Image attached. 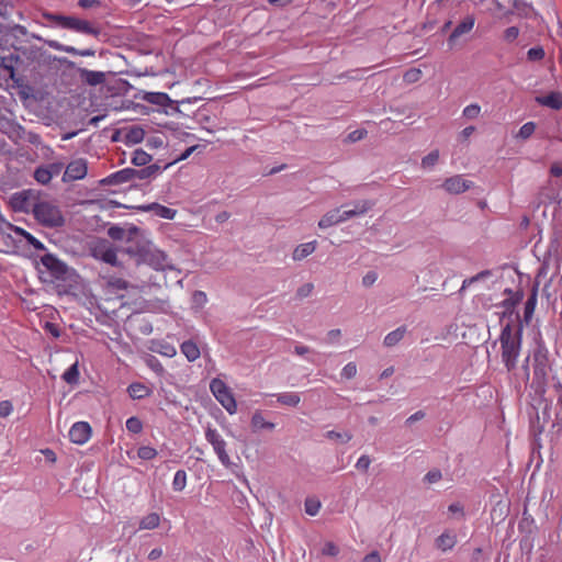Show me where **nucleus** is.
<instances>
[{"mask_svg": "<svg viewBox=\"0 0 562 562\" xmlns=\"http://www.w3.org/2000/svg\"><path fill=\"white\" fill-rule=\"evenodd\" d=\"M127 244L125 251L136 258L138 263H146L155 270H164L169 267L167 255L158 249L139 228L130 227Z\"/></svg>", "mask_w": 562, "mask_h": 562, "instance_id": "f257e3e1", "label": "nucleus"}, {"mask_svg": "<svg viewBox=\"0 0 562 562\" xmlns=\"http://www.w3.org/2000/svg\"><path fill=\"white\" fill-rule=\"evenodd\" d=\"M521 325L513 327L510 324H507L502 329L499 336L502 361L508 371L516 368L521 349Z\"/></svg>", "mask_w": 562, "mask_h": 562, "instance_id": "f03ea898", "label": "nucleus"}, {"mask_svg": "<svg viewBox=\"0 0 562 562\" xmlns=\"http://www.w3.org/2000/svg\"><path fill=\"white\" fill-rule=\"evenodd\" d=\"M33 215L38 223L46 227H60L65 224V217L58 204L46 198H40Z\"/></svg>", "mask_w": 562, "mask_h": 562, "instance_id": "7ed1b4c3", "label": "nucleus"}, {"mask_svg": "<svg viewBox=\"0 0 562 562\" xmlns=\"http://www.w3.org/2000/svg\"><path fill=\"white\" fill-rule=\"evenodd\" d=\"M206 441L212 446L214 453L217 456L218 461L225 468L232 465L231 457L227 452V442L211 425H207L204 430Z\"/></svg>", "mask_w": 562, "mask_h": 562, "instance_id": "20e7f679", "label": "nucleus"}, {"mask_svg": "<svg viewBox=\"0 0 562 562\" xmlns=\"http://www.w3.org/2000/svg\"><path fill=\"white\" fill-rule=\"evenodd\" d=\"M210 390L214 397L221 403V405L226 409L228 414H236V400L224 381H222L221 379H213L210 383Z\"/></svg>", "mask_w": 562, "mask_h": 562, "instance_id": "39448f33", "label": "nucleus"}, {"mask_svg": "<svg viewBox=\"0 0 562 562\" xmlns=\"http://www.w3.org/2000/svg\"><path fill=\"white\" fill-rule=\"evenodd\" d=\"M41 198V193L35 190H23L11 196L10 203L16 212H34L35 205Z\"/></svg>", "mask_w": 562, "mask_h": 562, "instance_id": "423d86ee", "label": "nucleus"}, {"mask_svg": "<svg viewBox=\"0 0 562 562\" xmlns=\"http://www.w3.org/2000/svg\"><path fill=\"white\" fill-rule=\"evenodd\" d=\"M92 256L111 266H119L116 249L105 239L97 240L91 247Z\"/></svg>", "mask_w": 562, "mask_h": 562, "instance_id": "0eeeda50", "label": "nucleus"}, {"mask_svg": "<svg viewBox=\"0 0 562 562\" xmlns=\"http://www.w3.org/2000/svg\"><path fill=\"white\" fill-rule=\"evenodd\" d=\"M88 173V161L85 158L71 160L65 169L63 181H76L83 179Z\"/></svg>", "mask_w": 562, "mask_h": 562, "instance_id": "6e6552de", "label": "nucleus"}, {"mask_svg": "<svg viewBox=\"0 0 562 562\" xmlns=\"http://www.w3.org/2000/svg\"><path fill=\"white\" fill-rule=\"evenodd\" d=\"M549 369L547 351L542 348H538L533 353V374L539 383L546 382Z\"/></svg>", "mask_w": 562, "mask_h": 562, "instance_id": "1a4fd4ad", "label": "nucleus"}, {"mask_svg": "<svg viewBox=\"0 0 562 562\" xmlns=\"http://www.w3.org/2000/svg\"><path fill=\"white\" fill-rule=\"evenodd\" d=\"M442 189L449 194H461L473 187V182L467 180L461 175H456L447 178L442 182Z\"/></svg>", "mask_w": 562, "mask_h": 562, "instance_id": "9d476101", "label": "nucleus"}, {"mask_svg": "<svg viewBox=\"0 0 562 562\" xmlns=\"http://www.w3.org/2000/svg\"><path fill=\"white\" fill-rule=\"evenodd\" d=\"M91 436V427L86 422L75 423L69 430V438L74 443L83 445Z\"/></svg>", "mask_w": 562, "mask_h": 562, "instance_id": "9b49d317", "label": "nucleus"}, {"mask_svg": "<svg viewBox=\"0 0 562 562\" xmlns=\"http://www.w3.org/2000/svg\"><path fill=\"white\" fill-rule=\"evenodd\" d=\"M135 181V173L133 168H124L114 173H111L106 178L101 180L103 186H116L126 182Z\"/></svg>", "mask_w": 562, "mask_h": 562, "instance_id": "f8f14e48", "label": "nucleus"}, {"mask_svg": "<svg viewBox=\"0 0 562 562\" xmlns=\"http://www.w3.org/2000/svg\"><path fill=\"white\" fill-rule=\"evenodd\" d=\"M345 215L340 207H335L333 210H329L326 212L321 220L318 221V227L321 229H327L331 226L339 225L341 223H345Z\"/></svg>", "mask_w": 562, "mask_h": 562, "instance_id": "ddd939ff", "label": "nucleus"}, {"mask_svg": "<svg viewBox=\"0 0 562 562\" xmlns=\"http://www.w3.org/2000/svg\"><path fill=\"white\" fill-rule=\"evenodd\" d=\"M374 203L370 200H359L352 203V209L342 211L346 222L350 218L364 215L368 213Z\"/></svg>", "mask_w": 562, "mask_h": 562, "instance_id": "4468645a", "label": "nucleus"}, {"mask_svg": "<svg viewBox=\"0 0 562 562\" xmlns=\"http://www.w3.org/2000/svg\"><path fill=\"white\" fill-rule=\"evenodd\" d=\"M65 29L74 30L76 32L85 33V34H92V35L99 34V31L97 29H94L93 26H91V24L88 21L80 20V19L74 18V16H68L67 24H66Z\"/></svg>", "mask_w": 562, "mask_h": 562, "instance_id": "2eb2a0df", "label": "nucleus"}, {"mask_svg": "<svg viewBox=\"0 0 562 562\" xmlns=\"http://www.w3.org/2000/svg\"><path fill=\"white\" fill-rule=\"evenodd\" d=\"M41 261L56 277L64 274L66 271L65 263L50 254L43 256Z\"/></svg>", "mask_w": 562, "mask_h": 562, "instance_id": "dca6fc26", "label": "nucleus"}, {"mask_svg": "<svg viewBox=\"0 0 562 562\" xmlns=\"http://www.w3.org/2000/svg\"><path fill=\"white\" fill-rule=\"evenodd\" d=\"M250 426L254 432H258L261 430H273L276 428V424L272 422H268L263 414L260 411H256L250 419Z\"/></svg>", "mask_w": 562, "mask_h": 562, "instance_id": "f3484780", "label": "nucleus"}, {"mask_svg": "<svg viewBox=\"0 0 562 562\" xmlns=\"http://www.w3.org/2000/svg\"><path fill=\"white\" fill-rule=\"evenodd\" d=\"M474 23H475V19L473 15H468L465 16L458 25L457 27L453 30V32L451 33V35L449 36V42L452 43L454 42L458 37H460L461 35L463 34H467L469 33L473 26H474Z\"/></svg>", "mask_w": 562, "mask_h": 562, "instance_id": "a211bd4d", "label": "nucleus"}, {"mask_svg": "<svg viewBox=\"0 0 562 562\" xmlns=\"http://www.w3.org/2000/svg\"><path fill=\"white\" fill-rule=\"evenodd\" d=\"M317 247L316 240L308 241L296 246L292 252V259L294 261H301L312 255Z\"/></svg>", "mask_w": 562, "mask_h": 562, "instance_id": "6ab92c4d", "label": "nucleus"}, {"mask_svg": "<svg viewBox=\"0 0 562 562\" xmlns=\"http://www.w3.org/2000/svg\"><path fill=\"white\" fill-rule=\"evenodd\" d=\"M536 101L543 106L560 110L562 108V93L551 92L548 95L537 97Z\"/></svg>", "mask_w": 562, "mask_h": 562, "instance_id": "aec40b11", "label": "nucleus"}, {"mask_svg": "<svg viewBox=\"0 0 562 562\" xmlns=\"http://www.w3.org/2000/svg\"><path fill=\"white\" fill-rule=\"evenodd\" d=\"M5 224V226H8L11 231H13L15 234L22 236L25 238V240L35 249L37 250H44L45 249V246L44 244L38 240L36 237H34L32 234H30L29 232H26L25 229L21 228V227H18V226H13L11 225L10 223H7V222H3Z\"/></svg>", "mask_w": 562, "mask_h": 562, "instance_id": "412c9836", "label": "nucleus"}, {"mask_svg": "<svg viewBox=\"0 0 562 562\" xmlns=\"http://www.w3.org/2000/svg\"><path fill=\"white\" fill-rule=\"evenodd\" d=\"M45 43L53 49H56L59 52H65V53L72 54V55H80V56H93L94 55V50H92V49L79 50L72 46L63 45L57 41H45Z\"/></svg>", "mask_w": 562, "mask_h": 562, "instance_id": "4be33fe9", "label": "nucleus"}, {"mask_svg": "<svg viewBox=\"0 0 562 562\" xmlns=\"http://www.w3.org/2000/svg\"><path fill=\"white\" fill-rule=\"evenodd\" d=\"M80 78L90 86H98L105 81V74L102 71L80 69Z\"/></svg>", "mask_w": 562, "mask_h": 562, "instance_id": "5701e85b", "label": "nucleus"}, {"mask_svg": "<svg viewBox=\"0 0 562 562\" xmlns=\"http://www.w3.org/2000/svg\"><path fill=\"white\" fill-rule=\"evenodd\" d=\"M457 543V536L453 532L446 531L436 539V547L441 551L451 550Z\"/></svg>", "mask_w": 562, "mask_h": 562, "instance_id": "b1692460", "label": "nucleus"}, {"mask_svg": "<svg viewBox=\"0 0 562 562\" xmlns=\"http://www.w3.org/2000/svg\"><path fill=\"white\" fill-rule=\"evenodd\" d=\"M180 350L190 362L199 359L201 355L199 347L192 340L183 341L180 346Z\"/></svg>", "mask_w": 562, "mask_h": 562, "instance_id": "393cba45", "label": "nucleus"}, {"mask_svg": "<svg viewBox=\"0 0 562 562\" xmlns=\"http://www.w3.org/2000/svg\"><path fill=\"white\" fill-rule=\"evenodd\" d=\"M127 392L130 396L134 400L145 398L151 394V390L148 386L138 382L132 383L127 387Z\"/></svg>", "mask_w": 562, "mask_h": 562, "instance_id": "a878e982", "label": "nucleus"}, {"mask_svg": "<svg viewBox=\"0 0 562 562\" xmlns=\"http://www.w3.org/2000/svg\"><path fill=\"white\" fill-rule=\"evenodd\" d=\"M406 327L401 326L390 331L383 339V345L387 348L396 346L405 336Z\"/></svg>", "mask_w": 562, "mask_h": 562, "instance_id": "bb28decb", "label": "nucleus"}, {"mask_svg": "<svg viewBox=\"0 0 562 562\" xmlns=\"http://www.w3.org/2000/svg\"><path fill=\"white\" fill-rule=\"evenodd\" d=\"M142 99L156 105H166L170 101L168 94L164 92H145Z\"/></svg>", "mask_w": 562, "mask_h": 562, "instance_id": "cd10ccee", "label": "nucleus"}, {"mask_svg": "<svg viewBox=\"0 0 562 562\" xmlns=\"http://www.w3.org/2000/svg\"><path fill=\"white\" fill-rule=\"evenodd\" d=\"M148 211H154L156 215L166 218V220H173L177 211L164 205H160L158 203H153L146 207Z\"/></svg>", "mask_w": 562, "mask_h": 562, "instance_id": "c85d7f7f", "label": "nucleus"}, {"mask_svg": "<svg viewBox=\"0 0 562 562\" xmlns=\"http://www.w3.org/2000/svg\"><path fill=\"white\" fill-rule=\"evenodd\" d=\"M160 516L157 513H150L144 516L139 521L140 530H151L159 526Z\"/></svg>", "mask_w": 562, "mask_h": 562, "instance_id": "c756f323", "label": "nucleus"}, {"mask_svg": "<svg viewBox=\"0 0 562 562\" xmlns=\"http://www.w3.org/2000/svg\"><path fill=\"white\" fill-rule=\"evenodd\" d=\"M277 401L285 406L295 407L300 404L301 397L299 393L295 392H285L281 393L277 396Z\"/></svg>", "mask_w": 562, "mask_h": 562, "instance_id": "7c9ffc66", "label": "nucleus"}, {"mask_svg": "<svg viewBox=\"0 0 562 562\" xmlns=\"http://www.w3.org/2000/svg\"><path fill=\"white\" fill-rule=\"evenodd\" d=\"M160 172V167L157 165H149L143 169H134L135 180H144L156 177Z\"/></svg>", "mask_w": 562, "mask_h": 562, "instance_id": "2f4dec72", "label": "nucleus"}, {"mask_svg": "<svg viewBox=\"0 0 562 562\" xmlns=\"http://www.w3.org/2000/svg\"><path fill=\"white\" fill-rule=\"evenodd\" d=\"M537 304V289H533L531 295L528 297V300L525 303L524 308V318L526 323H529L531 319L535 308Z\"/></svg>", "mask_w": 562, "mask_h": 562, "instance_id": "473e14b6", "label": "nucleus"}, {"mask_svg": "<svg viewBox=\"0 0 562 562\" xmlns=\"http://www.w3.org/2000/svg\"><path fill=\"white\" fill-rule=\"evenodd\" d=\"M325 437L331 441L347 443L352 439V434L350 431L329 430L325 434Z\"/></svg>", "mask_w": 562, "mask_h": 562, "instance_id": "72a5a7b5", "label": "nucleus"}, {"mask_svg": "<svg viewBox=\"0 0 562 562\" xmlns=\"http://www.w3.org/2000/svg\"><path fill=\"white\" fill-rule=\"evenodd\" d=\"M106 288L111 292L127 290L128 282L122 278L110 277L106 279Z\"/></svg>", "mask_w": 562, "mask_h": 562, "instance_id": "f704fd0d", "label": "nucleus"}, {"mask_svg": "<svg viewBox=\"0 0 562 562\" xmlns=\"http://www.w3.org/2000/svg\"><path fill=\"white\" fill-rule=\"evenodd\" d=\"M130 228L125 229L119 225H113L108 229V235L114 240H125L127 243Z\"/></svg>", "mask_w": 562, "mask_h": 562, "instance_id": "c9c22d12", "label": "nucleus"}, {"mask_svg": "<svg viewBox=\"0 0 562 562\" xmlns=\"http://www.w3.org/2000/svg\"><path fill=\"white\" fill-rule=\"evenodd\" d=\"M439 156L438 149L430 151L428 155L423 157L420 162L422 168L425 170H431L439 161Z\"/></svg>", "mask_w": 562, "mask_h": 562, "instance_id": "e433bc0d", "label": "nucleus"}, {"mask_svg": "<svg viewBox=\"0 0 562 562\" xmlns=\"http://www.w3.org/2000/svg\"><path fill=\"white\" fill-rule=\"evenodd\" d=\"M63 379L69 384H76L79 380L78 361L72 363L63 374Z\"/></svg>", "mask_w": 562, "mask_h": 562, "instance_id": "4c0bfd02", "label": "nucleus"}, {"mask_svg": "<svg viewBox=\"0 0 562 562\" xmlns=\"http://www.w3.org/2000/svg\"><path fill=\"white\" fill-rule=\"evenodd\" d=\"M145 137V132L142 127H131L126 133V139L128 143L132 144H138L140 143Z\"/></svg>", "mask_w": 562, "mask_h": 562, "instance_id": "58836bf2", "label": "nucleus"}, {"mask_svg": "<svg viewBox=\"0 0 562 562\" xmlns=\"http://www.w3.org/2000/svg\"><path fill=\"white\" fill-rule=\"evenodd\" d=\"M151 160V156L143 149H136L133 153L132 162L135 166H146Z\"/></svg>", "mask_w": 562, "mask_h": 562, "instance_id": "ea45409f", "label": "nucleus"}, {"mask_svg": "<svg viewBox=\"0 0 562 562\" xmlns=\"http://www.w3.org/2000/svg\"><path fill=\"white\" fill-rule=\"evenodd\" d=\"M154 351L160 353L161 356L172 358L177 355V349L173 345L169 342H159L154 348Z\"/></svg>", "mask_w": 562, "mask_h": 562, "instance_id": "a19ab883", "label": "nucleus"}, {"mask_svg": "<svg viewBox=\"0 0 562 562\" xmlns=\"http://www.w3.org/2000/svg\"><path fill=\"white\" fill-rule=\"evenodd\" d=\"M35 180L41 184H47L52 180V173H49L48 169L45 166H41L34 171Z\"/></svg>", "mask_w": 562, "mask_h": 562, "instance_id": "79ce46f5", "label": "nucleus"}, {"mask_svg": "<svg viewBox=\"0 0 562 562\" xmlns=\"http://www.w3.org/2000/svg\"><path fill=\"white\" fill-rule=\"evenodd\" d=\"M505 292L508 293L509 296L506 300H504L503 306L506 308V311H509L520 302V300L522 299V294L520 292L514 293L510 290H506Z\"/></svg>", "mask_w": 562, "mask_h": 562, "instance_id": "37998d69", "label": "nucleus"}, {"mask_svg": "<svg viewBox=\"0 0 562 562\" xmlns=\"http://www.w3.org/2000/svg\"><path fill=\"white\" fill-rule=\"evenodd\" d=\"M535 131L536 123L527 122L519 128L518 133L516 134V137L526 140L535 133Z\"/></svg>", "mask_w": 562, "mask_h": 562, "instance_id": "c03bdc74", "label": "nucleus"}, {"mask_svg": "<svg viewBox=\"0 0 562 562\" xmlns=\"http://www.w3.org/2000/svg\"><path fill=\"white\" fill-rule=\"evenodd\" d=\"M187 485V473L183 470L176 472L172 481V487L175 491H182Z\"/></svg>", "mask_w": 562, "mask_h": 562, "instance_id": "a18cd8bd", "label": "nucleus"}, {"mask_svg": "<svg viewBox=\"0 0 562 562\" xmlns=\"http://www.w3.org/2000/svg\"><path fill=\"white\" fill-rule=\"evenodd\" d=\"M304 507L307 515L315 516L321 509V502L316 498H306Z\"/></svg>", "mask_w": 562, "mask_h": 562, "instance_id": "49530a36", "label": "nucleus"}, {"mask_svg": "<svg viewBox=\"0 0 562 562\" xmlns=\"http://www.w3.org/2000/svg\"><path fill=\"white\" fill-rule=\"evenodd\" d=\"M42 16L45 20H47V21H49L52 23H55V24L59 25L63 29L66 27L67 20H68V16L59 15V14H54V13H50V12H44L42 14Z\"/></svg>", "mask_w": 562, "mask_h": 562, "instance_id": "de8ad7c7", "label": "nucleus"}, {"mask_svg": "<svg viewBox=\"0 0 562 562\" xmlns=\"http://www.w3.org/2000/svg\"><path fill=\"white\" fill-rule=\"evenodd\" d=\"M481 113V106L477 103L469 104L463 109V116L468 120H474L479 117Z\"/></svg>", "mask_w": 562, "mask_h": 562, "instance_id": "09e8293b", "label": "nucleus"}, {"mask_svg": "<svg viewBox=\"0 0 562 562\" xmlns=\"http://www.w3.org/2000/svg\"><path fill=\"white\" fill-rule=\"evenodd\" d=\"M357 364L355 362H349L342 368L340 375L346 380H351L357 375Z\"/></svg>", "mask_w": 562, "mask_h": 562, "instance_id": "8fccbe9b", "label": "nucleus"}, {"mask_svg": "<svg viewBox=\"0 0 562 562\" xmlns=\"http://www.w3.org/2000/svg\"><path fill=\"white\" fill-rule=\"evenodd\" d=\"M544 55V49L541 46L531 47L527 52V57L530 61L541 60L543 59Z\"/></svg>", "mask_w": 562, "mask_h": 562, "instance_id": "3c124183", "label": "nucleus"}, {"mask_svg": "<svg viewBox=\"0 0 562 562\" xmlns=\"http://www.w3.org/2000/svg\"><path fill=\"white\" fill-rule=\"evenodd\" d=\"M126 429L133 434H138L143 429V424L137 417H130L126 420Z\"/></svg>", "mask_w": 562, "mask_h": 562, "instance_id": "603ef678", "label": "nucleus"}, {"mask_svg": "<svg viewBox=\"0 0 562 562\" xmlns=\"http://www.w3.org/2000/svg\"><path fill=\"white\" fill-rule=\"evenodd\" d=\"M137 454L143 460H151L157 456V451L149 446H144L138 449Z\"/></svg>", "mask_w": 562, "mask_h": 562, "instance_id": "864d4df0", "label": "nucleus"}, {"mask_svg": "<svg viewBox=\"0 0 562 562\" xmlns=\"http://www.w3.org/2000/svg\"><path fill=\"white\" fill-rule=\"evenodd\" d=\"M422 78V70L412 68L404 74V81L407 83L417 82Z\"/></svg>", "mask_w": 562, "mask_h": 562, "instance_id": "5fc2aeb1", "label": "nucleus"}, {"mask_svg": "<svg viewBox=\"0 0 562 562\" xmlns=\"http://www.w3.org/2000/svg\"><path fill=\"white\" fill-rule=\"evenodd\" d=\"M378 280V273L375 271H369L362 277V285L364 288L372 286Z\"/></svg>", "mask_w": 562, "mask_h": 562, "instance_id": "6e6d98bb", "label": "nucleus"}, {"mask_svg": "<svg viewBox=\"0 0 562 562\" xmlns=\"http://www.w3.org/2000/svg\"><path fill=\"white\" fill-rule=\"evenodd\" d=\"M322 553L325 555L336 557L339 553V549L334 542L328 541L324 544Z\"/></svg>", "mask_w": 562, "mask_h": 562, "instance_id": "4d7b16f0", "label": "nucleus"}, {"mask_svg": "<svg viewBox=\"0 0 562 562\" xmlns=\"http://www.w3.org/2000/svg\"><path fill=\"white\" fill-rule=\"evenodd\" d=\"M367 131L366 130H356L348 134L347 140L350 143H356L358 140H361L366 137Z\"/></svg>", "mask_w": 562, "mask_h": 562, "instance_id": "13d9d810", "label": "nucleus"}, {"mask_svg": "<svg viewBox=\"0 0 562 562\" xmlns=\"http://www.w3.org/2000/svg\"><path fill=\"white\" fill-rule=\"evenodd\" d=\"M519 35V29L516 26L507 27L504 32V38L507 42H514Z\"/></svg>", "mask_w": 562, "mask_h": 562, "instance_id": "bf43d9fd", "label": "nucleus"}, {"mask_svg": "<svg viewBox=\"0 0 562 562\" xmlns=\"http://www.w3.org/2000/svg\"><path fill=\"white\" fill-rule=\"evenodd\" d=\"M314 285L312 283H305L297 289L296 295L301 299L307 297L313 292Z\"/></svg>", "mask_w": 562, "mask_h": 562, "instance_id": "052dcab7", "label": "nucleus"}, {"mask_svg": "<svg viewBox=\"0 0 562 562\" xmlns=\"http://www.w3.org/2000/svg\"><path fill=\"white\" fill-rule=\"evenodd\" d=\"M13 411L12 403L10 401L0 402V417H8Z\"/></svg>", "mask_w": 562, "mask_h": 562, "instance_id": "680f3d73", "label": "nucleus"}, {"mask_svg": "<svg viewBox=\"0 0 562 562\" xmlns=\"http://www.w3.org/2000/svg\"><path fill=\"white\" fill-rule=\"evenodd\" d=\"M371 464V459L369 458V456H361L357 463H356V468L359 469V470H362V471H367L369 469Z\"/></svg>", "mask_w": 562, "mask_h": 562, "instance_id": "e2e57ef3", "label": "nucleus"}, {"mask_svg": "<svg viewBox=\"0 0 562 562\" xmlns=\"http://www.w3.org/2000/svg\"><path fill=\"white\" fill-rule=\"evenodd\" d=\"M45 167H46V169H48L49 173H52V178H53L54 176H58L61 172V170L64 168V164L63 162H53Z\"/></svg>", "mask_w": 562, "mask_h": 562, "instance_id": "0e129e2a", "label": "nucleus"}, {"mask_svg": "<svg viewBox=\"0 0 562 562\" xmlns=\"http://www.w3.org/2000/svg\"><path fill=\"white\" fill-rule=\"evenodd\" d=\"M441 479V472L438 471V470H435V471H429L426 476H425V480L432 484V483H437L438 481H440Z\"/></svg>", "mask_w": 562, "mask_h": 562, "instance_id": "69168bd1", "label": "nucleus"}, {"mask_svg": "<svg viewBox=\"0 0 562 562\" xmlns=\"http://www.w3.org/2000/svg\"><path fill=\"white\" fill-rule=\"evenodd\" d=\"M550 172L552 176L554 177H561L562 176V161L560 162H554L551 168H550Z\"/></svg>", "mask_w": 562, "mask_h": 562, "instance_id": "338daca9", "label": "nucleus"}, {"mask_svg": "<svg viewBox=\"0 0 562 562\" xmlns=\"http://www.w3.org/2000/svg\"><path fill=\"white\" fill-rule=\"evenodd\" d=\"M363 562H381V558L376 551H372L364 557Z\"/></svg>", "mask_w": 562, "mask_h": 562, "instance_id": "774afa93", "label": "nucleus"}]
</instances>
